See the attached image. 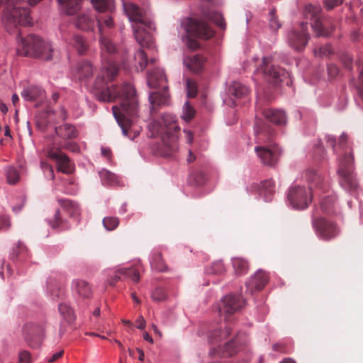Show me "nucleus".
<instances>
[{
    "instance_id": "f257e3e1",
    "label": "nucleus",
    "mask_w": 363,
    "mask_h": 363,
    "mask_svg": "<svg viewBox=\"0 0 363 363\" xmlns=\"http://www.w3.org/2000/svg\"><path fill=\"white\" fill-rule=\"evenodd\" d=\"M118 72L117 65L111 60H107L101 74L95 81L94 87L101 91L100 99L102 101H111L118 97L121 99L120 107H112L113 113L122 129L123 134L133 140L139 135L138 130H133V121L138 116V101L135 90L131 84L107 86V83L112 81Z\"/></svg>"
},
{
    "instance_id": "f03ea898",
    "label": "nucleus",
    "mask_w": 363,
    "mask_h": 363,
    "mask_svg": "<svg viewBox=\"0 0 363 363\" xmlns=\"http://www.w3.org/2000/svg\"><path fill=\"white\" fill-rule=\"evenodd\" d=\"M124 10L129 20L134 23L133 29L138 44L143 48H153V38L147 30L150 28V22L145 18L143 10L132 3L124 4Z\"/></svg>"
},
{
    "instance_id": "7ed1b4c3",
    "label": "nucleus",
    "mask_w": 363,
    "mask_h": 363,
    "mask_svg": "<svg viewBox=\"0 0 363 363\" xmlns=\"http://www.w3.org/2000/svg\"><path fill=\"white\" fill-rule=\"evenodd\" d=\"M306 178L311 184L308 189L304 186H293L288 193V200L294 208H306L311 201V188L318 186L323 181L321 175L313 169H308L306 172Z\"/></svg>"
},
{
    "instance_id": "20e7f679",
    "label": "nucleus",
    "mask_w": 363,
    "mask_h": 363,
    "mask_svg": "<svg viewBox=\"0 0 363 363\" xmlns=\"http://www.w3.org/2000/svg\"><path fill=\"white\" fill-rule=\"evenodd\" d=\"M347 135L342 133L338 142L340 149L345 151L342 158L340 160L337 173L340 176V184L346 191L350 192L355 191L358 187V183L356 177L352 172L354 157L352 152L348 154L347 150Z\"/></svg>"
},
{
    "instance_id": "39448f33",
    "label": "nucleus",
    "mask_w": 363,
    "mask_h": 363,
    "mask_svg": "<svg viewBox=\"0 0 363 363\" xmlns=\"http://www.w3.org/2000/svg\"><path fill=\"white\" fill-rule=\"evenodd\" d=\"M53 52L52 46L49 42H45L35 35H29L21 39L17 48L18 55L38 57L46 61L52 59Z\"/></svg>"
},
{
    "instance_id": "423d86ee",
    "label": "nucleus",
    "mask_w": 363,
    "mask_h": 363,
    "mask_svg": "<svg viewBox=\"0 0 363 363\" xmlns=\"http://www.w3.org/2000/svg\"><path fill=\"white\" fill-rule=\"evenodd\" d=\"M147 84L150 88H158L160 90L152 92L149 96V100L152 106L166 104L169 100L168 86L167 79L162 69L156 68L148 72Z\"/></svg>"
},
{
    "instance_id": "0eeeda50",
    "label": "nucleus",
    "mask_w": 363,
    "mask_h": 363,
    "mask_svg": "<svg viewBox=\"0 0 363 363\" xmlns=\"http://www.w3.org/2000/svg\"><path fill=\"white\" fill-rule=\"evenodd\" d=\"M166 117L167 116L162 118V122L165 127L163 126L161 122L153 121L149 124L148 128L152 133V137H155L160 134L164 135L162 138L164 147V155L169 157L178 149L177 137L173 133H169V131L172 129H179V128H177L174 123L167 125L166 123Z\"/></svg>"
},
{
    "instance_id": "6e6552de",
    "label": "nucleus",
    "mask_w": 363,
    "mask_h": 363,
    "mask_svg": "<svg viewBox=\"0 0 363 363\" xmlns=\"http://www.w3.org/2000/svg\"><path fill=\"white\" fill-rule=\"evenodd\" d=\"M21 0H0V7H4L8 25L16 28L18 25H33L30 11L27 8L17 6Z\"/></svg>"
},
{
    "instance_id": "1a4fd4ad",
    "label": "nucleus",
    "mask_w": 363,
    "mask_h": 363,
    "mask_svg": "<svg viewBox=\"0 0 363 363\" xmlns=\"http://www.w3.org/2000/svg\"><path fill=\"white\" fill-rule=\"evenodd\" d=\"M322 8L320 5L308 4L305 6L303 14L308 19L313 21L311 26L318 37H328L334 30L330 18L321 16Z\"/></svg>"
},
{
    "instance_id": "9d476101",
    "label": "nucleus",
    "mask_w": 363,
    "mask_h": 363,
    "mask_svg": "<svg viewBox=\"0 0 363 363\" xmlns=\"http://www.w3.org/2000/svg\"><path fill=\"white\" fill-rule=\"evenodd\" d=\"M185 29L189 35L187 45L192 50L196 49L199 44L196 40L191 38V37L209 39L214 35V31L207 23L193 18L188 19Z\"/></svg>"
},
{
    "instance_id": "9b49d317",
    "label": "nucleus",
    "mask_w": 363,
    "mask_h": 363,
    "mask_svg": "<svg viewBox=\"0 0 363 363\" xmlns=\"http://www.w3.org/2000/svg\"><path fill=\"white\" fill-rule=\"evenodd\" d=\"M94 9L99 12L96 16L100 35H104L105 28H112L114 23L110 13L114 10L113 0H90Z\"/></svg>"
},
{
    "instance_id": "f8f14e48",
    "label": "nucleus",
    "mask_w": 363,
    "mask_h": 363,
    "mask_svg": "<svg viewBox=\"0 0 363 363\" xmlns=\"http://www.w3.org/2000/svg\"><path fill=\"white\" fill-rule=\"evenodd\" d=\"M312 225L316 235L325 241L335 238L340 232L335 223L321 216H313Z\"/></svg>"
},
{
    "instance_id": "ddd939ff",
    "label": "nucleus",
    "mask_w": 363,
    "mask_h": 363,
    "mask_svg": "<svg viewBox=\"0 0 363 363\" xmlns=\"http://www.w3.org/2000/svg\"><path fill=\"white\" fill-rule=\"evenodd\" d=\"M272 84H278L289 77V74L283 68L274 65L272 57H263L262 65L257 69Z\"/></svg>"
},
{
    "instance_id": "4468645a",
    "label": "nucleus",
    "mask_w": 363,
    "mask_h": 363,
    "mask_svg": "<svg viewBox=\"0 0 363 363\" xmlns=\"http://www.w3.org/2000/svg\"><path fill=\"white\" fill-rule=\"evenodd\" d=\"M46 155L51 160H55L57 171L67 174H72L74 171V162L66 154L62 152L60 145H57L55 143L50 145L46 150Z\"/></svg>"
},
{
    "instance_id": "2eb2a0df",
    "label": "nucleus",
    "mask_w": 363,
    "mask_h": 363,
    "mask_svg": "<svg viewBox=\"0 0 363 363\" xmlns=\"http://www.w3.org/2000/svg\"><path fill=\"white\" fill-rule=\"evenodd\" d=\"M255 151L262 163L270 167L277 164L282 153L281 148L277 145L270 147L257 145L255 147Z\"/></svg>"
},
{
    "instance_id": "dca6fc26",
    "label": "nucleus",
    "mask_w": 363,
    "mask_h": 363,
    "mask_svg": "<svg viewBox=\"0 0 363 363\" xmlns=\"http://www.w3.org/2000/svg\"><path fill=\"white\" fill-rule=\"evenodd\" d=\"M245 335L239 333L232 340L226 342L223 346H220L214 350V354L220 357H230L235 354L240 349L241 345L245 343L242 340Z\"/></svg>"
},
{
    "instance_id": "f3484780",
    "label": "nucleus",
    "mask_w": 363,
    "mask_h": 363,
    "mask_svg": "<svg viewBox=\"0 0 363 363\" xmlns=\"http://www.w3.org/2000/svg\"><path fill=\"white\" fill-rule=\"evenodd\" d=\"M307 30V23H302L298 30H294L289 34V43L293 48L301 50L305 48L308 40Z\"/></svg>"
},
{
    "instance_id": "a211bd4d",
    "label": "nucleus",
    "mask_w": 363,
    "mask_h": 363,
    "mask_svg": "<svg viewBox=\"0 0 363 363\" xmlns=\"http://www.w3.org/2000/svg\"><path fill=\"white\" fill-rule=\"evenodd\" d=\"M25 340L32 347L40 346L42 340L43 329L38 325L27 323L23 328Z\"/></svg>"
},
{
    "instance_id": "6ab92c4d",
    "label": "nucleus",
    "mask_w": 363,
    "mask_h": 363,
    "mask_svg": "<svg viewBox=\"0 0 363 363\" xmlns=\"http://www.w3.org/2000/svg\"><path fill=\"white\" fill-rule=\"evenodd\" d=\"M244 301L240 296L228 295L223 298L219 306L220 314L230 315L242 307Z\"/></svg>"
},
{
    "instance_id": "aec40b11",
    "label": "nucleus",
    "mask_w": 363,
    "mask_h": 363,
    "mask_svg": "<svg viewBox=\"0 0 363 363\" xmlns=\"http://www.w3.org/2000/svg\"><path fill=\"white\" fill-rule=\"evenodd\" d=\"M255 131L256 143L259 144L270 143L275 134V130L272 126L258 118H256Z\"/></svg>"
},
{
    "instance_id": "412c9836",
    "label": "nucleus",
    "mask_w": 363,
    "mask_h": 363,
    "mask_svg": "<svg viewBox=\"0 0 363 363\" xmlns=\"http://www.w3.org/2000/svg\"><path fill=\"white\" fill-rule=\"evenodd\" d=\"M256 109L269 122L277 125H284L286 123V116L284 111L272 108L262 109L259 103L256 104Z\"/></svg>"
},
{
    "instance_id": "4be33fe9",
    "label": "nucleus",
    "mask_w": 363,
    "mask_h": 363,
    "mask_svg": "<svg viewBox=\"0 0 363 363\" xmlns=\"http://www.w3.org/2000/svg\"><path fill=\"white\" fill-rule=\"evenodd\" d=\"M269 281L268 274L263 270H258L246 283L247 291L252 294L259 291L265 286Z\"/></svg>"
},
{
    "instance_id": "5701e85b",
    "label": "nucleus",
    "mask_w": 363,
    "mask_h": 363,
    "mask_svg": "<svg viewBox=\"0 0 363 363\" xmlns=\"http://www.w3.org/2000/svg\"><path fill=\"white\" fill-rule=\"evenodd\" d=\"M121 276L130 278L133 281L138 282L140 280L139 271L135 267L121 268L116 271L115 275L108 280L110 286H114L121 279Z\"/></svg>"
},
{
    "instance_id": "b1692460",
    "label": "nucleus",
    "mask_w": 363,
    "mask_h": 363,
    "mask_svg": "<svg viewBox=\"0 0 363 363\" xmlns=\"http://www.w3.org/2000/svg\"><path fill=\"white\" fill-rule=\"evenodd\" d=\"M94 67L92 65L86 60L80 61L76 65L74 76L79 81H87L93 77Z\"/></svg>"
},
{
    "instance_id": "393cba45",
    "label": "nucleus",
    "mask_w": 363,
    "mask_h": 363,
    "mask_svg": "<svg viewBox=\"0 0 363 363\" xmlns=\"http://www.w3.org/2000/svg\"><path fill=\"white\" fill-rule=\"evenodd\" d=\"M45 91L40 86L30 85L23 89L21 96L27 101L43 100L45 97Z\"/></svg>"
},
{
    "instance_id": "a878e982",
    "label": "nucleus",
    "mask_w": 363,
    "mask_h": 363,
    "mask_svg": "<svg viewBox=\"0 0 363 363\" xmlns=\"http://www.w3.org/2000/svg\"><path fill=\"white\" fill-rule=\"evenodd\" d=\"M55 133L58 137L64 140L76 138L78 131L76 128L69 123H64L55 128Z\"/></svg>"
},
{
    "instance_id": "bb28decb",
    "label": "nucleus",
    "mask_w": 363,
    "mask_h": 363,
    "mask_svg": "<svg viewBox=\"0 0 363 363\" xmlns=\"http://www.w3.org/2000/svg\"><path fill=\"white\" fill-rule=\"evenodd\" d=\"M73 290L82 298H89L92 294L91 286L84 280L77 279L72 282Z\"/></svg>"
},
{
    "instance_id": "cd10ccee",
    "label": "nucleus",
    "mask_w": 363,
    "mask_h": 363,
    "mask_svg": "<svg viewBox=\"0 0 363 363\" xmlns=\"http://www.w3.org/2000/svg\"><path fill=\"white\" fill-rule=\"evenodd\" d=\"M205 58L201 55H194L184 60L186 67L192 72L199 73L202 71Z\"/></svg>"
},
{
    "instance_id": "c85d7f7f",
    "label": "nucleus",
    "mask_w": 363,
    "mask_h": 363,
    "mask_svg": "<svg viewBox=\"0 0 363 363\" xmlns=\"http://www.w3.org/2000/svg\"><path fill=\"white\" fill-rule=\"evenodd\" d=\"M60 206L66 211L71 217H77L80 213V209L77 203L75 202L64 199L57 200Z\"/></svg>"
},
{
    "instance_id": "c756f323",
    "label": "nucleus",
    "mask_w": 363,
    "mask_h": 363,
    "mask_svg": "<svg viewBox=\"0 0 363 363\" xmlns=\"http://www.w3.org/2000/svg\"><path fill=\"white\" fill-rule=\"evenodd\" d=\"M230 93L236 99H247L249 94V89L240 82H234L229 88Z\"/></svg>"
},
{
    "instance_id": "7c9ffc66",
    "label": "nucleus",
    "mask_w": 363,
    "mask_h": 363,
    "mask_svg": "<svg viewBox=\"0 0 363 363\" xmlns=\"http://www.w3.org/2000/svg\"><path fill=\"white\" fill-rule=\"evenodd\" d=\"M82 0H58L63 11L67 15H74L80 9V2Z\"/></svg>"
},
{
    "instance_id": "2f4dec72",
    "label": "nucleus",
    "mask_w": 363,
    "mask_h": 363,
    "mask_svg": "<svg viewBox=\"0 0 363 363\" xmlns=\"http://www.w3.org/2000/svg\"><path fill=\"white\" fill-rule=\"evenodd\" d=\"M76 26L83 30H90L94 27V19L88 14H80L76 20Z\"/></svg>"
},
{
    "instance_id": "473e14b6",
    "label": "nucleus",
    "mask_w": 363,
    "mask_h": 363,
    "mask_svg": "<svg viewBox=\"0 0 363 363\" xmlns=\"http://www.w3.org/2000/svg\"><path fill=\"white\" fill-rule=\"evenodd\" d=\"M28 256V249L23 243L18 242L16 246L13 249V252L11 253L12 259L18 262H24L26 260Z\"/></svg>"
},
{
    "instance_id": "72a5a7b5",
    "label": "nucleus",
    "mask_w": 363,
    "mask_h": 363,
    "mask_svg": "<svg viewBox=\"0 0 363 363\" xmlns=\"http://www.w3.org/2000/svg\"><path fill=\"white\" fill-rule=\"evenodd\" d=\"M69 43L77 50L80 55H84L88 48L86 40L79 35H74L71 38Z\"/></svg>"
},
{
    "instance_id": "f704fd0d",
    "label": "nucleus",
    "mask_w": 363,
    "mask_h": 363,
    "mask_svg": "<svg viewBox=\"0 0 363 363\" xmlns=\"http://www.w3.org/2000/svg\"><path fill=\"white\" fill-rule=\"evenodd\" d=\"M233 267L235 274L238 275L245 274L249 268V264L247 260L241 257H235L232 259Z\"/></svg>"
},
{
    "instance_id": "c9c22d12",
    "label": "nucleus",
    "mask_w": 363,
    "mask_h": 363,
    "mask_svg": "<svg viewBox=\"0 0 363 363\" xmlns=\"http://www.w3.org/2000/svg\"><path fill=\"white\" fill-rule=\"evenodd\" d=\"M274 192V182L272 179L265 180L262 183V189L260 195L263 196L267 201L272 199V196Z\"/></svg>"
},
{
    "instance_id": "e433bc0d",
    "label": "nucleus",
    "mask_w": 363,
    "mask_h": 363,
    "mask_svg": "<svg viewBox=\"0 0 363 363\" xmlns=\"http://www.w3.org/2000/svg\"><path fill=\"white\" fill-rule=\"evenodd\" d=\"M100 43H101V50L102 52V56L104 58L105 52L108 54H113L116 52V47L113 44V43L104 35H100Z\"/></svg>"
},
{
    "instance_id": "4c0bfd02",
    "label": "nucleus",
    "mask_w": 363,
    "mask_h": 363,
    "mask_svg": "<svg viewBox=\"0 0 363 363\" xmlns=\"http://www.w3.org/2000/svg\"><path fill=\"white\" fill-rule=\"evenodd\" d=\"M99 177L104 185H115L118 182L116 175L106 169L100 171Z\"/></svg>"
},
{
    "instance_id": "58836bf2",
    "label": "nucleus",
    "mask_w": 363,
    "mask_h": 363,
    "mask_svg": "<svg viewBox=\"0 0 363 363\" xmlns=\"http://www.w3.org/2000/svg\"><path fill=\"white\" fill-rule=\"evenodd\" d=\"M150 264L153 269L158 272H164L167 269V266L162 259L161 253L160 252L155 253L152 255Z\"/></svg>"
},
{
    "instance_id": "ea45409f",
    "label": "nucleus",
    "mask_w": 363,
    "mask_h": 363,
    "mask_svg": "<svg viewBox=\"0 0 363 363\" xmlns=\"http://www.w3.org/2000/svg\"><path fill=\"white\" fill-rule=\"evenodd\" d=\"M58 310L62 318L67 322L74 321L75 316L72 309L66 303H60Z\"/></svg>"
},
{
    "instance_id": "a19ab883",
    "label": "nucleus",
    "mask_w": 363,
    "mask_h": 363,
    "mask_svg": "<svg viewBox=\"0 0 363 363\" xmlns=\"http://www.w3.org/2000/svg\"><path fill=\"white\" fill-rule=\"evenodd\" d=\"M335 199L331 196L323 199L320 201V209L325 214H331L334 211Z\"/></svg>"
},
{
    "instance_id": "79ce46f5",
    "label": "nucleus",
    "mask_w": 363,
    "mask_h": 363,
    "mask_svg": "<svg viewBox=\"0 0 363 363\" xmlns=\"http://www.w3.org/2000/svg\"><path fill=\"white\" fill-rule=\"evenodd\" d=\"M231 333V328L225 326L223 330H218L212 332L210 336L211 341L218 342L226 338Z\"/></svg>"
},
{
    "instance_id": "37998d69",
    "label": "nucleus",
    "mask_w": 363,
    "mask_h": 363,
    "mask_svg": "<svg viewBox=\"0 0 363 363\" xmlns=\"http://www.w3.org/2000/svg\"><path fill=\"white\" fill-rule=\"evenodd\" d=\"M135 60L138 63V67H137L138 71L144 70L148 63L147 55L141 49L138 50L135 54Z\"/></svg>"
},
{
    "instance_id": "c03bdc74",
    "label": "nucleus",
    "mask_w": 363,
    "mask_h": 363,
    "mask_svg": "<svg viewBox=\"0 0 363 363\" xmlns=\"http://www.w3.org/2000/svg\"><path fill=\"white\" fill-rule=\"evenodd\" d=\"M209 18L211 21L216 24L220 29H225L226 23L221 13L218 12H211L209 14Z\"/></svg>"
},
{
    "instance_id": "a18cd8bd",
    "label": "nucleus",
    "mask_w": 363,
    "mask_h": 363,
    "mask_svg": "<svg viewBox=\"0 0 363 363\" xmlns=\"http://www.w3.org/2000/svg\"><path fill=\"white\" fill-rule=\"evenodd\" d=\"M6 178L7 182L10 184H16L19 180V173L13 167H9L7 168L6 172Z\"/></svg>"
},
{
    "instance_id": "49530a36",
    "label": "nucleus",
    "mask_w": 363,
    "mask_h": 363,
    "mask_svg": "<svg viewBox=\"0 0 363 363\" xmlns=\"http://www.w3.org/2000/svg\"><path fill=\"white\" fill-rule=\"evenodd\" d=\"M225 272V269L221 261L213 263L212 266L206 269V272L211 274H222Z\"/></svg>"
},
{
    "instance_id": "de8ad7c7",
    "label": "nucleus",
    "mask_w": 363,
    "mask_h": 363,
    "mask_svg": "<svg viewBox=\"0 0 363 363\" xmlns=\"http://www.w3.org/2000/svg\"><path fill=\"white\" fill-rule=\"evenodd\" d=\"M195 115V110L191 106L189 102H186L183 107L182 118L186 122L190 121Z\"/></svg>"
},
{
    "instance_id": "09e8293b",
    "label": "nucleus",
    "mask_w": 363,
    "mask_h": 363,
    "mask_svg": "<svg viewBox=\"0 0 363 363\" xmlns=\"http://www.w3.org/2000/svg\"><path fill=\"white\" fill-rule=\"evenodd\" d=\"M103 224L108 230H113L118 227L119 220L116 217H106L103 220Z\"/></svg>"
},
{
    "instance_id": "8fccbe9b",
    "label": "nucleus",
    "mask_w": 363,
    "mask_h": 363,
    "mask_svg": "<svg viewBox=\"0 0 363 363\" xmlns=\"http://www.w3.org/2000/svg\"><path fill=\"white\" fill-rule=\"evenodd\" d=\"M269 27L274 30L279 29L281 26L276 15V10L274 9H272L269 13Z\"/></svg>"
},
{
    "instance_id": "3c124183",
    "label": "nucleus",
    "mask_w": 363,
    "mask_h": 363,
    "mask_svg": "<svg viewBox=\"0 0 363 363\" xmlns=\"http://www.w3.org/2000/svg\"><path fill=\"white\" fill-rule=\"evenodd\" d=\"M314 53L320 57H328L333 53V50L330 45H326L315 49Z\"/></svg>"
},
{
    "instance_id": "603ef678",
    "label": "nucleus",
    "mask_w": 363,
    "mask_h": 363,
    "mask_svg": "<svg viewBox=\"0 0 363 363\" xmlns=\"http://www.w3.org/2000/svg\"><path fill=\"white\" fill-rule=\"evenodd\" d=\"M152 298L157 302L164 301L167 298L165 290L162 288H156L152 294Z\"/></svg>"
},
{
    "instance_id": "864d4df0",
    "label": "nucleus",
    "mask_w": 363,
    "mask_h": 363,
    "mask_svg": "<svg viewBox=\"0 0 363 363\" xmlns=\"http://www.w3.org/2000/svg\"><path fill=\"white\" fill-rule=\"evenodd\" d=\"M186 89H187V96L189 98H194L197 94V86L196 83L188 79L186 80Z\"/></svg>"
},
{
    "instance_id": "5fc2aeb1",
    "label": "nucleus",
    "mask_w": 363,
    "mask_h": 363,
    "mask_svg": "<svg viewBox=\"0 0 363 363\" xmlns=\"http://www.w3.org/2000/svg\"><path fill=\"white\" fill-rule=\"evenodd\" d=\"M18 363H31V354L26 350H22L18 354Z\"/></svg>"
},
{
    "instance_id": "6e6d98bb",
    "label": "nucleus",
    "mask_w": 363,
    "mask_h": 363,
    "mask_svg": "<svg viewBox=\"0 0 363 363\" xmlns=\"http://www.w3.org/2000/svg\"><path fill=\"white\" fill-rule=\"evenodd\" d=\"M342 2L343 0H325L324 6L327 10L330 11L340 5Z\"/></svg>"
},
{
    "instance_id": "4d7b16f0",
    "label": "nucleus",
    "mask_w": 363,
    "mask_h": 363,
    "mask_svg": "<svg viewBox=\"0 0 363 363\" xmlns=\"http://www.w3.org/2000/svg\"><path fill=\"white\" fill-rule=\"evenodd\" d=\"M339 68L333 64L328 65V73L329 77L333 79L336 77L339 74Z\"/></svg>"
},
{
    "instance_id": "13d9d810",
    "label": "nucleus",
    "mask_w": 363,
    "mask_h": 363,
    "mask_svg": "<svg viewBox=\"0 0 363 363\" xmlns=\"http://www.w3.org/2000/svg\"><path fill=\"white\" fill-rule=\"evenodd\" d=\"M63 148L72 151L73 152H78L80 150L79 146L74 142H67L65 144Z\"/></svg>"
},
{
    "instance_id": "bf43d9fd",
    "label": "nucleus",
    "mask_w": 363,
    "mask_h": 363,
    "mask_svg": "<svg viewBox=\"0 0 363 363\" xmlns=\"http://www.w3.org/2000/svg\"><path fill=\"white\" fill-rule=\"evenodd\" d=\"M341 60L342 62L343 65L345 67L349 70L352 69V60L351 57L348 55H344L341 57Z\"/></svg>"
},
{
    "instance_id": "052dcab7",
    "label": "nucleus",
    "mask_w": 363,
    "mask_h": 363,
    "mask_svg": "<svg viewBox=\"0 0 363 363\" xmlns=\"http://www.w3.org/2000/svg\"><path fill=\"white\" fill-rule=\"evenodd\" d=\"M62 223V220L60 216V212L59 210L56 211V213L55 214L54 220L52 223V228H59L61 226V224Z\"/></svg>"
},
{
    "instance_id": "680f3d73",
    "label": "nucleus",
    "mask_w": 363,
    "mask_h": 363,
    "mask_svg": "<svg viewBox=\"0 0 363 363\" xmlns=\"http://www.w3.org/2000/svg\"><path fill=\"white\" fill-rule=\"evenodd\" d=\"M11 225L9 218L5 216L0 217V230L8 229Z\"/></svg>"
},
{
    "instance_id": "e2e57ef3",
    "label": "nucleus",
    "mask_w": 363,
    "mask_h": 363,
    "mask_svg": "<svg viewBox=\"0 0 363 363\" xmlns=\"http://www.w3.org/2000/svg\"><path fill=\"white\" fill-rule=\"evenodd\" d=\"M327 143L334 149V152L337 154L335 147L336 140L334 136L328 135L325 137Z\"/></svg>"
},
{
    "instance_id": "0e129e2a",
    "label": "nucleus",
    "mask_w": 363,
    "mask_h": 363,
    "mask_svg": "<svg viewBox=\"0 0 363 363\" xmlns=\"http://www.w3.org/2000/svg\"><path fill=\"white\" fill-rule=\"evenodd\" d=\"M63 353H64V351L61 350V351H59V352L53 354L52 355V357L48 359V362L52 363V362H55L56 360H57L59 358H60L62 356Z\"/></svg>"
},
{
    "instance_id": "69168bd1",
    "label": "nucleus",
    "mask_w": 363,
    "mask_h": 363,
    "mask_svg": "<svg viewBox=\"0 0 363 363\" xmlns=\"http://www.w3.org/2000/svg\"><path fill=\"white\" fill-rule=\"evenodd\" d=\"M137 328L138 329L143 330L145 327V320H144L142 315L139 316L136 320Z\"/></svg>"
},
{
    "instance_id": "338daca9",
    "label": "nucleus",
    "mask_w": 363,
    "mask_h": 363,
    "mask_svg": "<svg viewBox=\"0 0 363 363\" xmlns=\"http://www.w3.org/2000/svg\"><path fill=\"white\" fill-rule=\"evenodd\" d=\"M273 350L277 352H286L284 347L280 343L274 344L273 345Z\"/></svg>"
},
{
    "instance_id": "774afa93",
    "label": "nucleus",
    "mask_w": 363,
    "mask_h": 363,
    "mask_svg": "<svg viewBox=\"0 0 363 363\" xmlns=\"http://www.w3.org/2000/svg\"><path fill=\"white\" fill-rule=\"evenodd\" d=\"M101 153L106 157H109L111 156V152L110 149L102 147Z\"/></svg>"
}]
</instances>
